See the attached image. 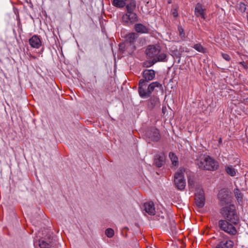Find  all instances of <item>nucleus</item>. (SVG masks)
I'll return each instance as SVG.
<instances>
[{"label":"nucleus","instance_id":"obj_1","mask_svg":"<svg viewBox=\"0 0 248 248\" xmlns=\"http://www.w3.org/2000/svg\"><path fill=\"white\" fill-rule=\"evenodd\" d=\"M146 54L148 58L154 60L152 64H155L158 62H164L166 61L167 55L164 52H161L158 46L150 45L146 50Z\"/></svg>","mask_w":248,"mask_h":248},{"label":"nucleus","instance_id":"obj_2","mask_svg":"<svg viewBox=\"0 0 248 248\" xmlns=\"http://www.w3.org/2000/svg\"><path fill=\"white\" fill-rule=\"evenodd\" d=\"M146 86L144 79H140L139 82V93L143 98L148 97L155 88L161 87V85L158 82H152L148 86L147 90L145 89Z\"/></svg>","mask_w":248,"mask_h":248},{"label":"nucleus","instance_id":"obj_3","mask_svg":"<svg viewBox=\"0 0 248 248\" xmlns=\"http://www.w3.org/2000/svg\"><path fill=\"white\" fill-rule=\"evenodd\" d=\"M200 169L213 171L217 169L218 163L209 156H204L197 162Z\"/></svg>","mask_w":248,"mask_h":248},{"label":"nucleus","instance_id":"obj_4","mask_svg":"<svg viewBox=\"0 0 248 248\" xmlns=\"http://www.w3.org/2000/svg\"><path fill=\"white\" fill-rule=\"evenodd\" d=\"M221 213L223 216L228 220L233 223H236L237 221V217L236 213L235 207L233 204H230L221 209Z\"/></svg>","mask_w":248,"mask_h":248},{"label":"nucleus","instance_id":"obj_5","mask_svg":"<svg viewBox=\"0 0 248 248\" xmlns=\"http://www.w3.org/2000/svg\"><path fill=\"white\" fill-rule=\"evenodd\" d=\"M186 170L181 168L175 173L174 182L175 186L178 189L183 190L186 186V180L184 178V174Z\"/></svg>","mask_w":248,"mask_h":248},{"label":"nucleus","instance_id":"obj_6","mask_svg":"<svg viewBox=\"0 0 248 248\" xmlns=\"http://www.w3.org/2000/svg\"><path fill=\"white\" fill-rule=\"evenodd\" d=\"M220 229L231 235H235L237 233L235 227L232 224L225 220H220L218 222Z\"/></svg>","mask_w":248,"mask_h":248},{"label":"nucleus","instance_id":"obj_7","mask_svg":"<svg viewBox=\"0 0 248 248\" xmlns=\"http://www.w3.org/2000/svg\"><path fill=\"white\" fill-rule=\"evenodd\" d=\"M195 202L197 206L202 208L205 204V197L202 189L198 188L195 193Z\"/></svg>","mask_w":248,"mask_h":248},{"label":"nucleus","instance_id":"obj_8","mask_svg":"<svg viewBox=\"0 0 248 248\" xmlns=\"http://www.w3.org/2000/svg\"><path fill=\"white\" fill-rule=\"evenodd\" d=\"M146 136L153 141H157L159 140L160 135L158 129L155 128H152L150 130L147 131Z\"/></svg>","mask_w":248,"mask_h":248},{"label":"nucleus","instance_id":"obj_9","mask_svg":"<svg viewBox=\"0 0 248 248\" xmlns=\"http://www.w3.org/2000/svg\"><path fill=\"white\" fill-rule=\"evenodd\" d=\"M137 19V16L134 12H126L122 17L123 21L126 23L132 24Z\"/></svg>","mask_w":248,"mask_h":248},{"label":"nucleus","instance_id":"obj_10","mask_svg":"<svg viewBox=\"0 0 248 248\" xmlns=\"http://www.w3.org/2000/svg\"><path fill=\"white\" fill-rule=\"evenodd\" d=\"M31 46L34 48H39L42 45L40 38L37 35H33L29 40Z\"/></svg>","mask_w":248,"mask_h":248},{"label":"nucleus","instance_id":"obj_11","mask_svg":"<svg viewBox=\"0 0 248 248\" xmlns=\"http://www.w3.org/2000/svg\"><path fill=\"white\" fill-rule=\"evenodd\" d=\"M143 210L150 215H154L155 213V205L152 202L145 203L143 206Z\"/></svg>","mask_w":248,"mask_h":248},{"label":"nucleus","instance_id":"obj_12","mask_svg":"<svg viewBox=\"0 0 248 248\" xmlns=\"http://www.w3.org/2000/svg\"><path fill=\"white\" fill-rule=\"evenodd\" d=\"M205 9L203 7L202 4L198 3L195 9V14L196 16H201L202 19H205Z\"/></svg>","mask_w":248,"mask_h":248},{"label":"nucleus","instance_id":"obj_13","mask_svg":"<svg viewBox=\"0 0 248 248\" xmlns=\"http://www.w3.org/2000/svg\"><path fill=\"white\" fill-rule=\"evenodd\" d=\"M155 77V72L152 69H146L143 72V77L145 78V81L152 80Z\"/></svg>","mask_w":248,"mask_h":248},{"label":"nucleus","instance_id":"obj_14","mask_svg":"<svg viewBox=\"0 0 248 248\" xmlns=\"http://www.w3.org/2000/svg\"><path fill=\"white\" fill-rule=\"evenodd\" d=\"M233 243L231 240H223L220 242L216 248H232Z\"/></svg>","mask_w":248,"mask_h":248},{"label":"nucleus","instance_id":"obj_15","mask_svg":"<svg viewBox=\"0 0 248 248\" xmlns=\"http://www.w3.org/2000/svg\"><path fill=\"white\" fill-rule=\"evenodd\" d=\"M135 31L140 33H146L148 32V29L142 24H136L135 25Z\"/></svg>","mask_w":248,"mask_h":248},{"label":"nucleus","instance_id":"obj_16","mask_svg":"<svg viewBox=\"0 0 248 248\" xmlns=\"http://www.w3.org/2000/svg\"><path fill=\"white\" fill-rule=\"evenodd\" d=\"M218 198L220 201L226 202V200L229 198L228 192L225 189H221L218 194Z\"/></svg>","mask_w":248,"mask_h":248},{"label":"nucleus","instance_id":"obj_17","mask_svg":"<svg viewBox=\"0 0 248 248\" xmlns=\"http://www.w3.org/2000/svg\"><path fill=\"white\" fill-rule=\"evenodd\" d=\"M149 106L151 108L160 106L159 99L157 96H153L150 100Z\"/></svg>","mask_w":248,"mask_h":248},{"label":"nucleus","instance_id":"obj_18","mask_svg":"<svg viewBox=\"0 0 248 248\" xmlns=\"http://www.w3.org/2000/svg\"><path fill=\"white\" fill-rule=\"evenodd\" d=\"M225 169L226 173L231 176H234L236 174V170L231 165L226 166Z\"/></svg>","mask_w":248,"mask_h":248},{"label":"nucleus","instance_id":"obj_19","mask_svg":"<svg viewBox=\"0 0 248 248\" xmlns=\"http://www.w3.org/2000/svg\"><path fill=\"white\" fill-rule=\"evenodd\" d=\"M126 0H112V4L113 6L121 8L125 6Z\"/></svg>","mask_w":248,"mask_h":248},{"label":"nucleus","instance_id":"obj_20","mask_svg":"<svg viewBox=\"0 0 248 248\" xmlns=\"http://www.w3.org/2000/svg\"><path fill=\"white\" fill-rule=\"evenodd\" d=\"M169 156L172 164L174 166H177L178 165V159L177 156L173 153H170Z\"/></svg>","mask_w":248,"mask_h":248},{"label":"nucleus","instance_id":"obj_21","mask_svg":"<svg viewBox=\"0 0 248 248\" xmlns=\"http://www.w3.org/2000/svg\"><path fill=\"white\" fill-rule=\"evenodd\" d=\"M136 6V2L132 0L129 4L126 5V12H133Z\"/></svg>","mask_w":248,"mask_h":248},{"label":"nucleus","instance_id":"obj_22","mask_svg":"<svg viewBox=\"0 0 248 248\" xmlns=\"http://www.w3.org/2000/svg\"><path fill=\"white\" fill-rule=\"evenodd\" d=\"M234 193L236 198L239 203V204H241L242 203V199L243 196L242 193L240 192V191L236 188L234 190Z\"/></svg>","mask_w":248,"mask_h":248},{"label":"nucleus","instance_id":"obj_23","mask_svg":"<svg viewBox=\"0 0 248 248\" xmlns=\"http://www.w3.org/2000/svg\"><path fill=\"white\" fill-rule=\"evenodd\" d=\"M137 38V34L136 33H131L126 36V41L129 43H133L136 38Z\"/></svg>","mask_w":248,"mask_h":248},{"label":"nucleus","instance_id":"obj_24","mask_svg":"<svg viewBox=\"0 0 248 248\" xmlns=\"http://www.w3.org/2000/svg\"><path fill=\"white\" fill-rule=\"evenodd\" d=\"M38 245L40 248H49L50 246L49 243L43 239H41L39 241Z\"/></svg>","mask_w":248,"mask_h":248},{"label":"nucleus","instance_id":"obj_25","mask_svg":"<svg viewBox=\"0 0 248 248\" xmlns=\"http://www.w3.org/2000/svg\"><path fill=\"white\" fill-rule=\"evenodd\" d=\"M193 47L199 52L203 53L205 52V49L201 44H196L194 45Z\"/></svg>","mask_w":248,"mask_h":248},{"label":"nucleus","instance_id":"obj_26","mask_svg":"<svg viewBox=\"0 0 248 248\" xmlns=\"http://www.w3.org/2000/svg\"><path fill=\"white\" fill-rule=\"evenodd\" d=\"M106 234L108 237H112L114 235V231L111 228H108L106 230Z\"/></svg>","mask_w":248,"mask_h":248},{"label":"nucleus","instance_id":"obj_27","mask_svg":"<svg viewBox=\"0 0 248 248\" xmlns=\"http://www.w3.org/2000/svg\"><path fill=\"white\" fill-rule=\"evenodd\" d=\"M239 10L242 13L245 12L246 10V5L242 2H240L238 5Z\"/></svg>","mask_w":248,"mask_h":248},{"label":"nucleus","instance_id":"obj_28","mask_svg":"<svg viewBox=\"0 0 248 248\" xmlns=\"http://www.w3.org/2000/svg\"><path fill=\"white\" fill-rule=\"evenodd\" d=\"M155 163L158 167H161L163 164V158L160 157L158 161L155 160Z\"/></svg>","mask_w":248,"mask_h":248},{"label":"nucleus","instance_id":"obj_29","mask_svg":"<svg viewBox=\"0 0 248 248\" xmlns=\"http://www.w3.org/2000/svg\"><path fill=\"white\" fill-rule=\"evenodd\" d=\"M154 62V60H152L151 61H146L143 63V66L145 67H149L153 65L154 64H152V62Z\"/></svg>","mask_w":248,"mask_h":248},{"label":"nucleus","instance_id":"obj_30","mask_svg":"<svg viewBox=\"0 0 248 248\" xmlns=\"http://www.w3.org/2000/svg\"><path fill=\"white\" fill-rule=\"evenodd\" d=\"M221 55H222V57H223V58L224 60H225L226 61H230L231 58H230V57L229 56V55L228 54H225V53H222Z\"/></svg>","mask_w":248,"mask_h":248},{"label":"nucleus","instance_id":"obj_31","mask_svg":"<svg viewBox=\"0 0 248 248\" xmlns=\"http://www.w3.org/2000/svg\"><path fill=\"white\" fill-rule=\"evenodd\" d=\"M178 30L179 31L180 35L181 36V37H184L185 36V33H184V30L183 29V28L182 27H179Z\"/></svg>","mask_w":248,"mask_h":248},{"label":"nucleus","instance_id":"obj_32","mask_svg":"<svg viewBox=\"0 0 248 248\" xmlns=\"http://www.w3.org/2000/svg\"><path fill=\"white\" fill-rule=\"evenodd\" d=\"M188 183L189 186L191 188H192L193 187V184H194L193 181L192 180H191L190 179H188Z\"/></svg>","mask_w":248,"mask_h":248},{"label":"nucleus","instance_id":"obj_33","mask_svg":"<svg viewBox=\"0 0 248 248\" xmlns=\"http://www.w3.org/2000/svg\"><path fill=\"white\" fill-rule=\"evenodd\" d=\"M172 15L174 17H177L178 15V13L177 10L176 9H174L172 11Z\"/></svg>","mask_w":248,"mask_h":248},{"label":"nucleus","instance_id":"obj_34","mask_svg":"<svg viewBox=\"0 0 248 248\" xmlns=\"http://www.w3.org/2000/svg\"><path fill=\"white\" fill-rule=\"evenodd\" d=\"M161 217L162 218H164V215H161Z\"/></svg>","mask_w":248,"mask_h":248}]
</instances>
